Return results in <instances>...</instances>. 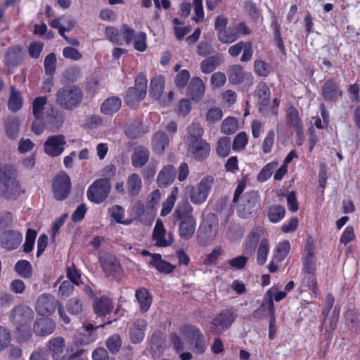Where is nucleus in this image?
Instances as JSON below:
<instances>
[{"instance_id":"obj_53","label":"nucleus","mask_w":360,"mask_h":360,"mask_svg":"<svg viewBox=\"0 0 360 360\" xmlns=\"http://www.w3.org/2000/svg\"><path fill=\"white\" fill-rule=\"evenodd\" d=\"M106 347L112 354H117L121 347L122 340L118 334H114L106 340Z\"/></svg>"},{"instance_id":"obj_17","label":"nucleus","mask_w":360,"mask_h":360,"mask_svg":"<svg viewBox=\"0 0 360 360\" xmlns=\"http://www.w3.org/2000/svg\"><path fill=\"white\" fill-rule=\"evenodd\" d=\"M188 150L193 158L198 161H202L207 158L210 152V146L204 140L194 139L188 143Z\"/></svg>"},{"instance_id":"obj_20","label":"nucleus","mask_w":360,"mask_h":360,"mask_svg":"<svg viewBox=\"0 0 360 360\" xmlns=\"http://www.w3.org/2000/svg\"><path fill=\"white\" fill-rule=\"evenodd\" d=\"M179 233L181 238L188 240L193 237L195 231L196 222L194 217H186L179 219Z\"/></svg>"},{"instance_id":"obj_50","label":"nucleus","mask_w":360,"mask_h":360,"mask_svg":"<svg viewBox=\"0 0 360 360\" xmlns=\"http://www.w3.org/2000/svg\"><path fill=\"white\" fill-rule=\"evenodd\" d=\"M16 272L23 278H30L32 276V266L26 260L18 261L15 266Z\"/></svg>"},{"instance_id":"obj_26","label":"nucleus","mask_w":360,"mask_h":360,"mask_svg":"<svg viewBox=\"0 0 360 360\" xmlns=\"http://www.w3.org/2000/svg\"><path fill=\"white\" fill-rule=\"evenodd\" d=\"M166 231L163 223L158 219L153 233V238L155 240V245L158 247H167L172 243V240L165 238Z\"/></svg>"},{"instance_id":"obj_56","label":"nucleus","mask_w":360,"mask_h":360,"mask_svg":"<svg viewBox=\"0 0 360 360\" xmlns=\"http://www.w3.org/2000/svg\"><path fill=\"white\" fill-rule=\"evenodd\" d=\"M231 140L228 137H223L218 141L217 153L219 156L226 157L230 150Z\"/></svg>"},{"instance_id":"obj_32","label":"nucleus","mask_w":360,"mask_h":360,"mask_svg":"<svg viewBox=\"0 0 360 360\" xmlns=\"http://www.w3.org/2000/svg\"><path fill=\"white\" fill-rule=\"evenodd\" d=\"M149 151L143 146L135 148L131 155V163L135 167H141L148 161Z\"/></svg>"},{"instance_id":"obj_59","label":"nucleus","mask_w":360,"mask_h":360,"mask_svg":"<svg viewBox=\"0 0 360 360\" xmlns=\"http://www.w3.org/2000/svg\"><path fill=\"white\" fill-rule=\"evenodd\" d=\"M80 75V69L77 66L70 67L63 72V77L67 82H75L79 79Z\"/></svg>"},{"instance_id":"obj_33","label":"nucleus","mask_w":360,"mask_h":360,"mask_svg":"<svg viewBox=\"0 0 360 360\" xmlns=\"http://www.w3.org/2000/svg\"><path fill=\"white\" fill-rule=\"evenodd\" d=\"M149 264L154 266L159 272L164 274H169L174 269V266L172 264L162 259L160 254H153Z\"/></svg>"},{"instance_id":"obj_24","label":"nucleus","mask_w":360,"mask_h":360,"mask_svg":"<svg viewBox=\"0 0 360 360\" xmlns=\"http://www.w3.org/2000/svg\"><path fill=\"white\" fill-rule=\"evenodd\" d=\"M205 91V86L202 80L198 77L192 78L188 86V92L192 100L195 101L201 100Z\"/></svg>"},{"instance_id":"obj_39","label":"nucleus","mask_w":360,"mask_h":360,"mask_svg":"<svg viewBox=\"0 0 360 360\" xmlns=\"http://www.w3.org/2000/svg\"><path fill=\"white\" fill-rule=\"evenodd\" d=\"M221 55H214L204 59L200 63V70L205 74L213 72L215 68L222 62Z\"/></svg>"},{"instance_id":"obj_6","label":"nucleus","mask_w":360,"mask_h":360,"mask_svg":"<svg viewBox=\"0 0 360 360\" xmlns=\"http://www.w3.org/2000/svg\"><path fill=\"white\" fill-rule=\"evenodd\" d=\"M147 92V79L144 75L139 74L135 79V86L127 89L125 96L126 103L134 108L142 101Z\"/></svg>"},{"instance_id":"obj_5","label":"nucleus","mask_w":360,"mask_h":360,"mask_svg":"<svg viewBox=\"0 0 360 360\" xmlns=\"http://www.w3.org/2000/svg\"><path fill=\"white\" fill-rule=\"evenodd\" d=\"M47 347L53 360H71L75 357L80 356L83 350L74 351L72 347H65V339L62 337H56L51 339Z\"/></svg>"},{"instance_id":"obj_13","label":"nucleus","mask_w":360,"mask_h":360,"mask_svg":"<svg viewBox=\"0 0 360 360\" xmlns=\"http://www.w3.org/2000/svg\"><path fill=\"white\" fill-rule=\"evenodd\" d=\"M66 144L65 136L57 134L48 137L44 144V152L51 157H57L64 151Z\"/></svg>"},{"instance_id":"obj_19","label":"nucleus","mask_w":360,"mask_h":360,"mask_svg":"<svg viewBox=\"0 0 360 360\" xmlns=\"http://www.w3.org/2000/svg\"><path fill=\"white\" fill-rule=\"evenodd\" d=\"M22 236L15 231H4L1 236V245L2 248L12 250L16 249L20 244Z\"/></svg>"},{"instance_id":"obj_25","label":"nucleus","mask_w":360,"mask_h":360,"mask_svg":"<svg viewBox=\"0 0 360 360\" xmlns=\"http://www.w3.org/2000/svg\"><path fill=\"white\" fill-rule=\"evenodd\" d=\"M142 180L136 173L129 174L127 179V192L130 198L137 196L142 189Z\"/></svg>"},{"instance_id":"obj_47","label":"nucleus","mask_w":360,"mask_h":360,"mask_svg":"<svg viewBox=\"0 0 360 360\" xmlns=\"http://www.w3.org/2000/svg\"><path fill=\"white\" fill-rule=\"evenodd\" d=\"M285 214V208L278 205H272L269 208L268 217L269 219L274 223L281 220Z\"/></svg>"},{"instance_id":"obj_36","label":"nucleus","mask_w":360,"mask_h":360,"mask_svg":"<svg viewBox=\"0 0 360 360\" xmlns=\"http://www.w3.org/2000/svg\"><path fill=\"white\" fill-rule=\"evenodd\" d=\"M135 296L139 304L141 311L142 312H146L152 302V296L148 290L144 288H139L136 291Z\"/></svg>"},{"instance_id":"obj_58","label":"nucleus","mask_w":360,"mask_h":360,"mask_svg":"<svg viewBox=\"0 0 360 360\" xmlns=\"http://www.w3.org/2000/svg\"><path fill=\"white\" fill-rule=\"evenodd\" d=\"M36 236L37 232L34 229H27L25 238V243L23 245V250L25 252L28 253L32 250Z\"/></svg>"},{"instance_id":"obj_57","label":"nucleus","mask_w":360,"mask_h":360,"mask_svg":"<svg viewBox=\"0 0 360 360\" xmlns=\"http://www.w3.org/2000/svg\"><path fill=\"white\" fill-rule=\"evenodd\" d=\"M254 68L255 72L261 77H267L270 73V66L261 59L255 60Z\"/></svg>"},{"instance_id":"obj_34","label":"nucleus","mask_w":360,"mask_h":360,"mask_svg":"<svg viewBox=\"0 0 360 360\" xmlns=\"http://www.w3.org/2000/svg\"><path fill=\"white\" fill-rule=\"evenodd\" d=\"M304 267L309 274H313L316 269L314 258V247L312 243H308L306 248V254L304 255Z\"/></svg>"},{"instance_id":"obj_29","label":"nucleus","mask_w":360,"mask_h":360,"mask_svg":"<svg viewBox=\"0 0 360 360\" xmlns=\"http://www.w3.org/2000/svg\"><path fill=\"white\" fill-rule=\"evenodd\" d=\"M322 95L326 100L333 101H336L338 97H340L342 95V92L338 89V85L334 80L328 79L322 86Z\"/></svg>"},{"instance_id":"obj_3","label":"nucleus","mask_w":360,"mask_h":360,"mask_svg":"<svg viewBox=\"0 0 360 360\" xmlns=\"http://www.w3.org/2000/svg\"><path fill=\"white\" fill-rule=\"evenodd\" d=\"M58 308L60 319L65 324H69L71 321L70 318L64 311L61 302L49 293H44L39 295L36 302V311L43 316L52 315L56 309Z\"/></svg>"},{"instance_id":"obj_28","label":"nucleus","mask_w":360,"mask_h":360,"mask_svg":"<svg viewBox=\"0 0 360 360\" xmlns=\"http://www.w3.org/2000/svg\"><path fill=\"white\" fill-rule=\"evenodd\" d=\"M175 176V168L171 165H166L160 172L157 183L160 187H165L173 182Z\"/></svg>"},{"instance_id":"obj_60","label":"nucleus","mask_w":360,"mask_h":360,"mask_svg":"<svg viewBox=\"0 0 360 360\" xmlns=\"http://www.w3.org/2000/svg\"><path fill=\"white\" fill-rule=\"evenodd\" d=\"M11 341V335L9 330L4 326H0V351L7 348Z\"/></svg>"},{"instance_id":"obj_46","label":"nucleus","mask_w":360,"mask_h":360,"mask_svg":"<svg viewBox=\"0 0 360 360\" xmlns=\"http://www.w3.org/2000/svg\"><path fill=\"white\" fill-rule=\"evenodd\" d=\"M217 38L223 44H231L237 40L238 34L236 28H229L217 33Z\"/></svg>"},{"instance_id":"obj_49","label":"nucleus","mask_w":360,"mask_h":360,"mask_svg":"<svg viewBox=\"0 0 360 360\" xmlns=\"http://www.w3.org/2000/svg\"><path fill=\"white\" fill-rule=\"evenodd\" d=\"M290 249V245L288 240L279 243L275 250L274 259L276 262H281L288 255Z\"/></svg>"},{"instance_id":"obj_2","label":"nucleus","mask_w":360,"mask_h":360,"mask_svg":"<svg viewBox=\"0 0 360 360\" xmlns=\"http://www.w3.org/2000/svg\"><path fill=\"white\" fill-rule=\"evenodd\" d=\"M84 92L77 85H68L60 88L56 94V102L63 109L72 110L82 103Z\"/></svg>"},{"instance_id":"obj_42","label":"nucleus","mask_w":360,"mask_h":360,"mask_svg":"<svg viewBox=\"0 0 360 360\" xmlns=\"http://www.w3.org/2000/svg\"><path fill=\"white\" fill-rule=\"evenodd\" d=\"M169 145V139L166 134L162 131L156 132L153 139L154 150L158 153H162L165 147Z\"/></svg>"},{"instance_id":"obj_31","label":"nucleus","mask_w":360,"mask_h":360,"mask_svg":"<svg viewBox=\"0 0 360 360\" xmlns=\"http://www.w3.org/2000/svg\"><path fill=\"white\" fill-rule=\"evenodd\" d=\"M4 124L6 136L11 139H16L20 130V120L16 117H8Z\"/></svg>"},{"instance_id":"obj_43","label":"nucleus","mask_w":360,"mask_h":360,"mask_svg":"<svg viewBox=\"0 0 360 360\" xmlns=\"http://www.w3.org/2000/svg\"><path fill=\"white\" fill-rule=\"evenodd\" d=\"M124 131L127 136L131 139H137L143 134L141 124L136 121L127 122Z\"/></svg>"},{"instance_id":"obj_35","label":"nucleus","mask_w":360,"mask_h":360,"mask_svg":"<svg viewBox=\"0 0 360 360\" xmlns=\"http://www.w3.org/2000/svg\"><path fill=\"white\" fill-rule=\"evenodd\" d=\"M85 308L84 301L78 297L70 298L66 303V309L71 315H79L84 311Z\"/></svg>"},{"instance_id":"obj_12","label":"nucleus","mask_w":360,"mask_h":360,"mask_svg":"<svg viewBox=\"0 0 360 360\" xmlns=\"http://www.w3.org/2000/svg\"><path fill=\"white\" fill-rule=\"evenodd\" d=\"M258 205L257 195L254 191L245 193L238 205L237 212L242 218H248L255 212Z\"/></svg>"},{"instance_id":"obj_11","label":"nucleus","mask_w":360,"mask_h":360,"mask_svg":"<svg viewBox=\"0 0 360 360\" xmlns=\"http://www.w3.org/2000/svg\"><path fill=\"white\" fill-rule=\"evenodd\" d=\"M64 120L63 114L51 106L50 109L46 110L42 119L39 120V124L41 128V133L46 129L52 131L58 130L62 127Z\"/></svg>"},{"instance_id":"obj_44","label":"nucleus","mask_w":360,"mask_h":360,"mask_svg":"<svg viewBox=\"0 0 360 360\" xmlns=\"http://www.w3.org/2000/svg\"><path fill=\"white\" fill-rule=\"evenodd\" d=\"M269 251V243L266 239H262L257 251V262L262 266L265 264Z\"/></svg>"},{"instance_id":"obj_21","label":"nucleus","mask_w":360,"mask_h":360,"mask_svg":"<svg viewBox=\"0 0 360 360\" xmlns=\"http://www.w3.org/2000/svg\"><path fill=\"white\" fill-rule=\"evenodd\" d=\"M146 326V321L144 319H139L134 322L129 327V339L133 344L140 343L143 340Z\"/></svg>"},{"instance_id":"obj_27","label":"nucleus","mask_w":360,"mask_h":360,"mask_svg":"<svg viewBox=\"0 0 360 360\" xmlns=\"http://www.w3.org/2000/svg\"><path fill=\"white\" fill-rule=\"evenodd\" d=\"M286 121L288 124L294 128L297 134L302 132V122L298 110L293 105H290L286 109Z\"/></svg>"},{"instance_id":"obj_8","label":"nucleus","mask_w":360,"mask_h":360,"mask_svg":"<svg viewBox=\"0 0 360 360\" xmlns=\"http://www.w3.org/2000/svg\"><path fill=\"white\" fill-rule=\"evenodd\" d=\"M111 191V184L109 179H96L88 188V199L96 204L103 202Z\"/></svg>"},{"instance_id":"obj_10","label":"nucleus","mask_w":360,"mask_h":360,"mask_svg":"<svg viewBox=\"0 0 360 360\" xmlns=\"http://www.w3.org/2000/svg\"><path fill=\"white\" fill-rule=\"evenodd\" d=\"M181 333L193 345V352L195 354H202L205 352L207 345L204 335L199 328L191 325H186L181 328Z\"/></svg>"},{"instance_id":"obj_37","label":"nucleus","mask_w":360,"mask_h":360,"mask_svg":"<svg viewBox=\"0 0 360 360\" xmlns=\"http://www.w3.org/2000/svg\"><path fill=\"white\" fill-rule=\"evenodd\" d=\"M122 101L116 96L107 98L101 106V111L105 115H112L121 108Z\"/></svg>"},{"instance_id":"obj_51","label":"nucleus","mask_w":360,"mask_h":360,"mask_svg":"<svg viewBox=\"0 0 360 360\" xmlns=\"http://www.w3.org/2000/svg\"><path fill=\"white\" fill-rule=\"evenodd\" d=\"M278 165V162L274 161L264 167L257 175L258 181L264 182L269 179L272 175L273 172L276 169Z\"/></svg>"},{"instance_id":"obj_30","label":"nucleus","mask_w":360,"mask_h":360,"mask_svg":"<svg viewBox=\"0 0 360 360\" xmlns=\"http://www.w3.org/2000/svg\"><path fill=\"white\" fill-rule=\"evenodd\" d=\"M23 105V98L20 91L16 89L15 86L10 88V96L8 101V108L13 112H16L20 110Z\"/></svg>"},{"instance_id":"obj_15","label":"nucleus","mask_w":360,"mask_h":360,"mask_svg":"<svg viewBox=\"0 0 360 360\" xmlns=\"http://www.w3.org/2000/svg\"><path fill=\"white\" fill-rule=\"evenodd\" d=\"M34 315V311L30 307L26 305H19L13 309L11 319L14 324L23 326L31 322Z\"/></svg>"},{"instance_id":"obj_18","label":"nucleus","mask_w":360,"mask_h":360,"mask_svg":"<svg viewBox=\"0 0 360 360\" xmlns=\"http://www.w3.org/2000/svg\"><path fill=\"white\" fill-rule=\"evenodd\" d=\"M24 59L23 49L19 45L8 48L4 56V63L8 68L20 65Z\"/></svg>"},{"instance_id":"obj_55","label":"nucleus","mask_w":360,"mask_h":360,"mask_svg":"<svg viewBox=\"0 0 360 360\" xmlns=\"http://www.w3.org/2000/svg\"><path fill=\"white\" fill-rule=\"evenodd\" d=\"M188 141L193 142L194 139L203 140L202 136L203 134V129L198 124L193 123L188 128Z\"/></svg>"},{"instance_id":"obj_40","label":"nucleus","mask_w":360,"mask_h":360,"mask_svg":"<svg viewBox=\"0 0 360 360\" xmlns=\"http://www.w3.org/2000/svg\"><path fill=\"white\" fill-rule=\"evenodd\" d=\"M245 75L243 67L238 64L231 65L228 70L229 82L233 84L242 83L245 79Z\"/></svg>"},{"instance_id":"obj_52","label":"nucleus","mask_w":360,"mask_h":360,"mask_svg":"<svg viewBox=\"0 0 360 360\" xmlns=\"http://www.w3.org/2000/svg\"><path fill=\"white\" fill-rule=\"evenodd\" d=\"M238 129V121L232 117L225 119L221 127V132L225 134H232L236 131Z\"/></svg>"},{"instance_id":"obj_23","label":"nucleus","mask_w":360,"mask_h":360,"mask_svg":"<svg viewBox=\"0 0 360 360\" xmlns=\"http://www.w3.org/2000/svg\"><path fill=\"white\" fill-rule=\"evenodd\" d=\"M56 328L54 321L51 319H40L33 324L34 333L39 336L51 334Z\"/></svg>"},{"instance_id":"obj_63","label":"nucleus","mask_w":360,"mask_h":360,"mask_svg":"<svg viewBox=\"0 0 360 360\" xmlns=\"http://www.w3.org/2000/svg\"><path fill=\"white\" fill-rule=\"evenodd\" d=\"M248 136L246 133L242 131L236 136L233 142V149L240 150L245 148L248 143Z\"/></svg>"},{"instance_id":"obj_61","label":"nucleus","mask_w":360,"mask_h":360,"mask_svg":"<svg viewBox=\"0 0 360 360\" xmlns=\"http://www.w3.org/2000/svg\"><path fill=\"white\" fill-rule=\"evenodd\" d=\"M95 328L93 324L89 323L84 327V338L82 340V343L88 345L95 341L97 338V334L95 332Z\"/></svg>"},{"instance_id":"obj_22","label":"nucleus","mask_w":360,"mask_h":360,"mask_svg":"<svg viewBox=\"0 0 360 360\" xmlns=\"http://www.w3.org/2000/svg\"><path fill=\"white\" fill-rule=\"evenodd\" d=\"M113 308L114 304L108 297H97L94 301V310L98 316H105L112 311Z\"/></svg>"},{"instance_id":"obj_1","label":"nucleus","mask_w":360,"mask_h":360,"mask_svg":"<svg viewBox=\"0 0 360 360\" xmlns=\"http://www.w3.org/2000/svg\"><path fill=\"white\" fill-rule=\"evenodd\" d=\"M24 192L16 179L15 167L7 165L2 166L0 168V197L15 200Z\"/></svg>"},{"instance_id":"obj_54","label":"nucleus","mask_w":360,"mask_h":360,"mask_svg":"<svg viewBox=\"0 0 360 360\" xmlns=\"http://www.w3.org/2000/svg\"><path fill=\"white\" fill-rule=\"evenodd\" d=\"M44 66L47 75H53L56 72V58L53 53L48 54L44 59Z\"/></svg>"},{"instance_id":"obj_45","label":"nucleus","mask_w":360,"mask_h":360,"mask_svg":"<svg viewBox=\"0 0 360 360\" xmlns=\"http://www.w3.org/2000/svg\"><path fill=\"white\" fill-rule=\"evenodd\" d=\"M101 264L103 269L109 274L117 272L120 268L116 259L110 255L104 256L101 259Z\"/></svg>"},{"instance_id":"obj_4","label":"nucleus","mask_w":360,"mask_h":360,"mask_svg":"<svg viewBox=\"0 0 360 360\" xmlns=\"http://www.w3.org/2000/svg\"><path fill=\"white\" fill-rule=\"evenodd\" d=\"M237 316V311L233 307L220 311L210 322V333L214 335L223 334L232 326Z\"/></svg>"},{"instance_id":"obj_62","label":"nucleus","mask_w":360,"mask_h":360,"mask_svg":"<svg viewBox=\"0 0 360 360\" xmlns=\"http://www.w3.org/2000/svg\"><path fill=\"white\" fill-rule=\"evenodd\" d=\"M264 234V229L262 227H255L254 228L248 236V243L252 246V249H254L255 245L260 239V238Z\"/></svg>"},{"instance_id":"obj_9","label":"nucleus","mask_w":360,"mask_h":360,"mask_svg":"<svg viewBox=\"0 0 360 360\" xmlns=\"http://www.w3.org/2000/svg\"><path fill=\"white\" fill-rule=\"evenodd\" d=\"M72 188L71 180L65 172H60L53 179V196L57 200H63L69 195Z\"/></svg>"},{"instance_id":"obj_16","label":"nucleus","mask_w":360,"mask_h":360,"mask_svg":"<svg viewBox=\"0 0 360 360\" xmlns=\"http://www.w3.org/2000/svg\"><path fill=\"white\" fill-rule=\"evenodd\" d=\"M243 51L242 56L240 58L241 62L250 61L253 54L252 44L250 41L244 42L243 41L238 42L237 44L231 46L229 48V53L232 57H237Z\"/></svg>"},{"instance_id":"obj_41","label":"nucleus","mask_w":360,"mask_h":360,"mask_svg":"<svg viewBox=\"0 0 360 360\" xmlns=\"http://www.w3.org/2000/svg\"><path fill=\"white\" fill-rule=\"evenodd\" d=\"M255 96L261 105L266 106L270 100L271 92L265 82H259L255 90Z\"/></svg>"},{"instance_id":"obj_48","label":"nucleus","mask_w":360,"mask_h":360,"mask_svg":"<svg viewBox=\"0 0 360 360\" xmlns=\"http://www.w3.org/2000/svg\"><path fill=\"white\" fill-rule=\"evenodd\" d=\"M193 208L186 200L182 201L174 212V216L176 219H183L186 217H193L191 215Z\"/></svg>"},{"instance_id":"obj_14","label":"nucleus","mask_w":360,"mask_h":360,"mask_svg":"<svg viewBox=\"0 0 360 360\" xmlns=\"http://www.w3.org/2000/svg\"><path fill=\"white\" fill-rule=\"evenodd\" d=\"M47 103L46 96H39L32 102V114L35 118L32 124V131L37 135L41 134V128L39 127V120L44 116V110Z\"/></svg>"},{"instance_id":"obj_38","label":"nucleus","mask_w":360,"mask_h":360,"mask_svg":"<svg viewBox=\"0 0 360 360\" xmlns=\"http://www.w3.org/2000/svg\"><path fill=\"white\" fill-rule=\"evenodd\" d=\"M165 88V79L162 75L154 77L150 84V94L157 100H160Z\"/></svg>"},{"instance_id":"obj_7","label":"nucleus","mask_w":360,"mask_h":360,"mask_svg":"<svg viewBox=\"0 0 360 360\" xmlns=\"http://www.w3.org/2000/svg\"><path fill=\"white\" fill-rule=\"evenodd\" d=\"M213 181L212 176H206L197 185L191 186L189 190L191 201L195 205H200L205 202L212 187Z\"/></svg>"},{"instance_id":"obj_64","label":"nucleus","mask_w":360,"mask_h":360,"mask_svg":"<svg viewBox=\"0 0 360 360\" xmlns=\"http://www.w3.org/2000/svg\"><path fill=\"white\" fill-rule=\"evenodd\" d=\"M222 116L223 112L219 108H212L206 114V121L210 124H213L220 120Z\"/></svg>"}]
</instances>
